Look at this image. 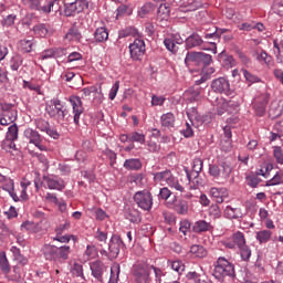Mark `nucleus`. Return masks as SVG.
Masks as SVG:
<instances>
[{
  "label": "nucleus",
  "mask_w": 283,
  "mask_h": 283,
  "mask_svg": "<svg viewBox=\"0 0 283 283\" xmlns=\"http://www.w3.org/2000/svg\"><path fill=\"white\" fill-rule=\"evenodd\" d=\"M213 276L219 282H224V277H235V268L224 256H220L214 265Z\"/></svg>",
  "instance_id": "obj_1"
},
{
  "label": "nucleus",
  "mask_w": 283,
  "mask_h": 283,
  "mask_svg": "<svg viewBox=\"0 0 283 283\" xmlns=\"http://www.w3.org/2000/svg\"><path fill=\"white\" fill-rule=\"evenodd\" d=\"M45 112L51 118H56L57 120H65V116H67V109L59 98L51 99L46 103Z\"/></svg>",
  "instance_id": "obj_2"
},
{
  "label": "nucleus",
  "mask_w": 283,
  "mask_h": 283,
  "mask_svg": "<svg viewBox=\"0 0 283 283\" xmlns=\"http://www.w3.org/2000/svg\"><path fill=\"white\" fill-rule=\"evenodd\" d=\"M154 180L155 182H166L168 187H171V189H176V191H185V188L180 185L178 179L171 174V170L155 172Z\"/></svg>",
  "instance_id": "obj_3"
},
{
  "label": "nucleus",
  "mask_w": 283,
  "mask_h": 283,
  "mask_svg": "<svg viewBox=\"0 0 283 283\" xmlns=\"http://www.w3.org/2000/svg\"><path fill=\"white\" fill-rule=\"evenodd\" d=\"M195 63V65H201L207 67V65H211L213 63V59L210 54L202 53V52H188L185 59V64L187 66Z\"/></svg>",
  "instance_id": "obj_4"
},
{
  "label": "nucleus",
  "mask_w": 283,
  "mask_h": 283,
  "mask_svg": "<svg viewBox=\"0 0 283 283\" xmlns=\"http://www.w3.org/2000/svg\"><path fill=\"white\" fill-rule=\"evenodd\" d=\"M134 200L143 211H151V207H154V196L149 190L137 191L134 195Z\"/></svg>",
  "instance_id": "obj_5"
},
{
  "label": "nucleus",
  "mask_w": 283,
  "mask_h": 283,
  "mask_svg": "<svg viewBox=\"0 0 283 283\" xmlns=\"http://www.w3.org/2000/svg\"><path fill=\"white\" fill-rule=\"evenodd\" d=\"M19 139V126L17 124H12L9 126L6 139L2 142V149L6 151H10V149L17 150V144H14V140Z\"/></svg>",
  "instance_id": "obj_6"
},
{
  "label": "nucleus",
  "mask_w": 283,
  "mask_h": 283,
  "mask_svg": "<svg viewBox=\"0 0 283 283\" xmlns=\"http://www.w3.org/2000/svg\"><path fill=\"white\" fill-rule=\"evenodd\" d=\"M203 161L200 158H196L192 163V171H187V178L190 182V189H198V177L200 176V171H202Z\"/></svg>",
  "instance_id": "obj_7"
},
{
  "label": "nucleus",
  "mask_w": 283,
  "mask_h": 283,
  "mask_svg": "<svg viewBox=\"0 0 283 283\" xmlns=\"http://www.w3.org/2000/svg\"><path fill=\"white\" fill-rule=\"evenodd\" d=\"M231 171H233V168H231V165L228 163H222L221 169L218 165H209V174L212 178H222L223 180H227L231 176Z\"/></svg>",
  "instance_id": "obj_8"
},
{
  "label": "nucleus",
  "mask_w": 283,
  "mask_h": 283,
  "mask_svg": "<svg viewBox=\"0 0 283 283\" xmlns=\"http://www.w3.org/2000/svg\"><path fill=\"white\" fill-rule=\"evenodd\" d=\"M145 40L136 38L132 44H129L130 59L133 61H142L145 56Z\"/></svg>",
  "instance_id": "obj_9"
},
{
  "label": "nucleus",
  "mask_w": 283,
  "mask_h": 283,
  "mask_svg": "<svg viewBox=\"0 0 283 283\" xmlns=\"http://www.w3.org/2000/svg\"><path fill=\"white\" fill-rule=\"evenodd\" d=\"M120 247H125V243L123 242V239L118 235H114L108 244V252L103 250L101 253H104L111 260H115V258H118V253H120Z\"/></svg>",
  "instance_id": "obj_10"
},
{
  "label": "nucleus",
  "mask_w": 283,
  "mask_h": 283,
  "mask_svg": "<svg viewBox=\"0 0 283 283\" xmlns=\"http://www.w3.org/2000/svg\"><path fill=\"white\" fill-rule=\"evenodd\" d=\"M24 136L29 140L31 145H34L40 149V151H48V147L43 145V137L39 134V132L32 129V128H27L24 130Z\"/></svg>",
  "instance_id": "obj_11"
},
{
  "label": "nucleus",
  "mask_w": 283,
  "mask_h": 283,
  "mask_svg": "<svg viewBox=\"0 0 283 283\" xmlns=\"http://www.w3.org/2000/svg\"><path fill=\"white\" fill-rule=\"evenodd\" d=\"M150 268L147 264H137L134 266L133 277L136 283H148L149 282Z\"/></svg>",
  "instance_id": "obj_12"
},
{
  "label": "nucleus",
  "mask_w": 283,
  "mask_h": 283,
  "mask_svg": "<svg viewBox=\"0 0 283 283\" xmlns=\"http://www.w3.org/2000/svg\"><path fill=\"white\" fill-rule=\"evenodd\" d=\"M42 185H44V187H48V189L55 191H63V189H65V181L54 176H44L42 178Z\"/></svg>",
  "instance_id": "obj_13"
},
{
  "label": "nucleus",
  "mask_w": 283,
  "mask_h": 283,
  "mask_svg": "<svg viewBox=\"0 0 283 283\" xmlns=\"http://www.w3.org/2000/svg\"><path fill=\"white\" fill-rule=\"evenodd\" d=\"M200 83H205L203 77H201V80L199 82H197L196 86L190 87L185 92V96L190 103H196L198 101H202V88L200 86H198V85H200Z\"/></svg>",
  "instance_id": "obj_14"
},
{
  "label": "nucleus",
  "mask_w": 283,
  "mask_h": 283,
  "mask_svg": "<svg viewBox=\"0 0 283 283\" xmlns=\"http://www.w3.org/2000/svg\"><path fill=\"white\" fill-rule=\"evenodd\" d=\"M211 90L217 94H229V92H231V84L229 83V80L219 77L212 81Z\"/></svg>",
  "instance_id": "obj_15"
},
{
  "label": "nucleus",
  "mask_w": 283,
  "mask_h": 283,
  "mask_svg": "<svg viewBox=\"0 0 283 283\" xmlns=\"http://www.w3.org/2000/svg\"><path fill=\"white\" fill-rule=\"evenodd\" d=\"M70 103L73 107V120L75 125H78V122L81 120V114H83L84 108H83V102L81 101V97L78 96H73L70 98Z\"/></svg>",
  "instance_id": "obj_16"
},
{
  "label": "nucleus",
  "mask_w": 283,
  "mask_h": 283,
  "mask_svg": "<svg viewBox=\"0 0 283 283\" xmlns=\"http://www.w3.org/2000/svg\"><path fill=\"white\" fill-rule=\"evenodd\" d=\"M90 266L92 275L95 277V280H98V282H105V276H103L105 271H107L105 264L101 261H95L92 262Z\"/></svg>",
  "instance_id": "obj_17"
},
{
  "label": "nucleus",
  "mask_w": 283,
  "mask_h": 283,
  "mask_svg": "<svg viewBox=\"0 0 283 283\" xmlns=\"http://www.w3.org/2000/svg\"><path fill=\"white\" fill-rule=\"evenodd\" d=\"M266 105H269V95L262 94L254 101V112L258 116H264L266 112Z\"/></svg>",
  "instance_id": "obj_18"
},
{
  "label": "nucleus",
  "mask_w": 283,
  "mask_h": 283,
  "mask_svg": "<svg viewBox=\"0 0 283 283\" xmlns=\"http://www.w3.org/2000/svg\"><path fill=\"white\" fill-rule=\"evenodd\" d=\"M210 196L216 200L219 205H222L224 202V198H229V191L227 188H211L210 189Z\"/></svg>",
  "instance_id": "obj_19"
},
{
  "label": "nucleus",
  "mask_w": 283,
  "mask_h": 283,
  "mask_svg": "<svg viewBox=\"0 0 283 283\" xmlns=\"http://www.w3.org/2000/svg\"><path fill=\"white\" fill-rule=\"evenodd\" d=\"M72 253V248L70 245L56 247L55 250V262H65Z\"/></svg>",
  "instance_id": "obj_20"
},
{
  "label": "nucleus",
  "mask_w": 283,
  "mask_h": 283,
  "mask_svg": "<svg viewBox=\"0 0 283 283\" xmlns=\"http://www.w3.org/2000/svg\"><path fill=\"white\" fill-rule=\"evenodd\" d=\"M161 127H166V129H174L176 125V116L174 113L163 114L160 117Z\"/></svg>",
  "instance_id": "obj_21"
},
{
  "label": "nucleus",
  "mask_w": 283,
  "mask_h": 283,
  "mask_svg": "<svg viewBox=\"0 0 283 283\" xmlns=\"http://www.w3.org/2000/svg\"><path fill=\"white\" fill-rule=\"evenodd\" d=\"M203 43L202 38L198 33H193L186 39V50H193V48H200V44Z\"/></svg>",
  "instance_id": "obj_22"
},
{
  "label": "nucleus",
  "mask_w": 283,
  "mask_h": 283,
  "mask_svg": "<svg viewBox=\"0 0 283 283\" xmlns=\"http://www.w3.org/2000/svg\"><path fill=\"white\" fill-rule=\"evenodd\" d=\"M124 168L128 171H138L139 169H143V161L138 158L126 159L124 161Z\"/></svg>",
  "instance_id": "obj_23"
},
{
  "label": "nucleus",
  "mask_w": 283,
  "mask_h": 283,
  "mask_svg": "<svg viewBox=\"0 0 283 283\" xmlns=\"http://www.w3.org/2000/svg\"><path fill=\"white\" fill-rule=\"evenodd\" d=\"M254 59L259 61V63H265L268 67H271L273 65V57L266 53V51H255Z\"/></svg>",
  "instance_id": "obj_24"
},
{
  "label": "nucleus",
  "mask_w": 283,
  "mask_h": 283,
  "mask_svg": "<svg viewBox=\"0 0 283 283\" xmlns=\"http://www.w3.org/2000/svg\"><path fill=\"white\" fill-rule=\"evenodd\" d=\"M176 43L180 45V43H182V40H176V38L174 36L166 38L164 40V45L166 50H168L169 52H172V54H176L178 52V46L176 45Z\"/></svg>",
  "instance_id": "obj_25"
},
{
  "label": "nucleus",
  "mask_w": 283,
  "mask_h": 283,
  "mask_svg": "<svg viewBox=\"0 0 283 283\" xmlns=\"http://www.w3.org/2000/svg\"><path fill=\"white\" fill-rule=\"evenodd\" d=\"M42 253L45 260L54 261L56 260V245L45 244L42 248Z\"/></svg>",
  "instance_id": "obj_26"
},
{
  "label": "nucleus",
  "mask_w": 283,
  "mask_h": 283,
  "mask_svg": "<svg viewBox=\"0 0 283 283\" xmlns=\"http://www.w3.org/2000/svg\"><path fill=\"white\" fill-rule=\"evenodd\" d=\"M127 36H134V39H143V34L138 32V29L128 27L119 32V38L125 39Z\"/></svg>",
  "instance_id": "obj_27"
},
{
  "label": "nucleus",
  "mask_w": 283,
  "mask_h": 283,
  "mask_svg": "<svg viewBox=\"0 0 283 283\" xmlns=\"http://www.w3.org/2000/svg\"><path fill=\"white\" fill-rule=\"evenodd\" d=\"M271 238H273V231L271 230H260L256 232L255 237L259 244H266V242H271Z\"/></svg>",
  "instance_id": "obj_28"
},
{
  "label": "nucleus",
  "mask_w": 283,
  "mask_h": 283,
  "mask_svg": "<svg viewBox=\"0 0 283 283\" xmlns=\"http://www.w3.org/2000/svg\"><path fill=\"white\" fill-rule=\"evenodd\" d=\"M2 189L4 191H8V193L11 196L12 200H14V202H19V196H17V192H14V181L10 178H8L3 186Z\"/></svg>",
  "instance_id": "obj_29"
},
{
  "label": "nucleus",
  "mask_w": 283,
  "mask_h": 283,
  "mask_svg": "<svg viewBox=\"0 0 283 283\" xmlns=\"http://www.w3.org/2000/svg\"><path fill=\"white\" fill-rule=\"evenodd\" d=\"M63 54H65V50L64 49H51V50H46L41 54V59L42 61H45V59H59V56H63Z\"/></svg>",
  "instance_id": "obj_30"
},
{
  "label": "nucleus",
  "mask_w": 283,
  "mask_h": 283,
  "mask_svg": "<svg viewBox=\"0 0 283 283\" xmlns=\"http://www.w3.org/2000/svg\"><path fill=\"white\" fill-rule=\"evenodd\" d=\"M94 39L97 43H105L109 39V32L105 27L97 28L94 33Z\"/></svg>",
  "instance_id": "obj_31"
},
{
  "label": "nucleus",
  "mask_w": 283,
  "mask_h": 283,
  "mask_svg": "<svg viewBox=\"0 0 283 283\" xmlns=\"http://www.w3.org/2000/svg\"><path fill=\"white\" fill-rule=\"evenodd\" d=\"M224 138H227L224 142H221V148L223 151H231V126H224Z\"/></svg>",
  "instance_id": "obj_32"
},
{
  "label": "nucleus",
  "mask_w": 283,
  "mask_h": 283,
  "mask_svg": "<svg viewBox=\"0 0 283 283\" xmlns=\"http://www.w3.org/2000/svg\"><path fill=\"white\" fill-rule=\"evenodd\" d=\"M231 107H233V102H227L224 99H218L217 102V114L222 116L224 112H231Z\"/></svg>",
  "instance_id": "obj_33"
},
{
  "label": "nucleus",
  "mask_w": 283,
  "mask_h": 283,
  "mask_svg": "<svg viewBox=\"0 0 283 283\" xmlns=\"http://www.w3.org/2000/svg\"><path fill=\"white\" fill-rule=\"evenodd\" d=\"M54 6H59V0L49 1L44 6H41V2H38V8L33 10H38L39 12H43L44 14H50V12L54 10Z\"/></svg>",
  "instance_id": "obj_34"
},
{
  "label": "nucleus",
  "mask_w": 283,
  "mask_h": 283,
  "mask_svg": "<svg viewBox=\"0 0 283 283\" xmlns=\"http://www.w3.org/2000/svg\"><path fill=\"white\" fill-rule=\"evenodd\" d=\"M52 240L54 242H61V244H67L70 240H73V242H77L78 238L74 234H55Z\"/></svg>",
  "instance_id": "obj_35"
},
{
  "label": "nucleus",
  "mask_w": 283,
  "mask_h": 283,
  "mask_svg": "<svg viewBox=\"0 0 283 283\" xmlns=\"http://www.w3.org/2000/svg\"><path fill=\"white\" fill-rule=\"evenodd\" d=\"M0 271H2L4 275H8L11 271L10 262L8 261V256H6V252H0Z\"/></svg>",
  "instance_id": "obj_36"
},
{
  "label": "nucleus",
  "mask_w": 283,
  "mask_h": 283,
  "mask_svg": "<svg viewBox=\"0 0 283 283\" xmlns=\"http://www.w3.org/2000/svg\"><path fill=\"white\" fill-rule=\"evenodd\" d=\"M210 227L211 224L209 222L200 220L195 222V224L192 226V231L195 233H203L205 231H209Z\"/></svg>",
  "instance_id": "obj_37"
},
{
  "label": "nucleus",
  "mask_w": 283,
  "mask_h": 283,
  "mask_svg": "<svg viewBox=\"0 0 283 283\" xmlns=\"http://www.w3.org/2000/svg\"><path fill=\"white\" fill-rule=\"evenodd\" d=\"M22 229H25L30 233H39V231H41V223L34 221H25L22 223Z\"/></svg>",
  "instance_id": "obj_38"
},
{
  "label": "nucleus",
  "mask_w": 283,
  "mask_h": 283,
  "mask_svg": "<svg viewBox=\"0 0 283 283\" xmlns=\"http://www.w3.org/2000/svg\"><path fill=\"white\" fill-rule=\"evenodd\" d=\"M120 275V265L115 263L111 266V276L108 283H118V277Z\"/></svg>",
  "instance_id": "obj_39"
},
{
  "label": "nucleus",
  "mask_w": 283,
  "mask_h": 283,
  "mask_svg": "<svg viewBox=\"0 0 283 283\" xmlns=\"http://www.w3.org/2000/svg\"><path fill=\"white\" fill-rule=\"evenodd\" d=\"M269 116L270 118H280V116H282V108L280 107V104L273 102L270 105Z\"/></svg>",
  "instance_id": "obj_40"
},
{
  "label": "nucleus",
  "mask_w": 283,
  "mask_h": 283,
  "mask_svg": "<svg viewBox=\"0 0 283 283\" xmlns=\"http://www.w3.org/2000/svg\"><path fill=\"white\" fill-rule=\"evenodd\" d=\"M190 253L195 255V258H207V250L205 247L195 244L190 248Z\"/></svg>",
  "instance_id": "obj_41"
},
{
  "label": "nucleus",
  "mask_w": 283,
  "mask_h": 283,
  "mask_svg": "<svg viewBox=\"0 0 283 283\" xmlns=\"http://www.w3.org/2000/svg\"><path fill=\"white\" fill-rule=\"evenodd\" d=\"M157 14L159 19H161L163 21H166L167 19H169V14H171V10L169 9V6L160 4L157 10Z\"/></svg>",
  "instance_id": "obj_42"
},
{
  "label": "nucleus",
  "mask_w": 283,
  "mask_h": 283,
  "mask_svg": "<svg viewBox=\"0 0 283 283\" xmlns=\"http://www.w3.org/2000/svg\"><path fill=\"white\" fill-rule=\"evenodd\" d=\"M232 240L239 249L247 245V239H244V233L238 231L232 235Z\"/></svg>",
  "instance_id": "obj_43"
},
{
  "label": "nucleus",
  "mask_w": 283,
  "mask_h": 283,
  "mask_svg": "<svg viewBox=\"0 0 283 283\" xmlns=\"http://www.w3.org/2000/svg\"><path fill=\"white\" fill-rule=\"evenodd\" d=\"M81 8L78 9V7L76 6V3L71 2L69 3L65 9H64V14L65 17H74V14H76V12H81Z\"/></svg>",
  "instance_id": "obj_44"
},
{
  "label": "nucleus",
  "mask_w": 283,
  "mask_h": 283,
  "mask_svg": "<svg viewBox=\"0 0 283 283\" xmlns=\"http://www.w3.org/2000/svg\"><path fill=\"white\" fill-rule=\"evenodd\" d=\"M129 143H139V145H145V134H140L138 132L130 133Z\"/></svg>",
  "instance_id": "obj_45"
},
{
  "label": "nucleus",
  "mask_w": 283,
  "mask_h": 283,
  "mask_svg": "<svg viewBox=\"0 0 283 283\" xmlns=\"http://www.w3.org/2000/svg\"><path fill=\"white\" fill-rule=\"evenodd\" d=\"M34 34H38V36L45 38L48 34H50V31H48V27L45 24H38L33 27Z\"/></svg>",
  "instance_id": "obj_46"
},
{
  "label": "nucleus",
  "mask_w": 283,
  "mask_h": 283,
  "mask_svg": "<svg viewBox=\"0 0 283 283\" xmlns=\"http://www.w3.org/2000/svg\"><path fill=\"white\" fill-rule=\"evenodd\" d=\"M35 127L36 129H40V132H48L50 128V123L43 118L35 119Z\"/></svg>",
  "instance_id": "obj_47"
},
{
  "label": "nucleus",
  "mask_w": 283,
  "mask_h": 283,
  "mask_svg": "<svg viewBox=\"0 0 283 283\" xmlns=\"http://www.w3.org/2000/svg\"><path fill=\"white\" fill-rule=\"evenodd\" d=\"M272 10L275 14H279V17H283V0H274Z\"/></svg>",
  "instance_id": "obj_48"
},
{
  "label": "nucleus",
  "mask_w": 283,
  "mask_h": 283,
  "mask_svg": "<svg viewBox=\"0 0 283 283\" xmlns=\"http://www.w3.org/2000/svg\"><path fill=\"white\" fill-rule=\"evenodd\" d=\"M14 21H17V14H9L1 21V24L3 28H12Z\"/></svg>",
  "instance_id": "obj_49"
},
{
  "label": "nucleus",
  "mask_w": 283,
  "mask_h": 283,
  "mask_svg": "<svg viewBox=\"0 0 283 283\" xmlns=\"http://www.w3.org/2000/svg\"><path fill=\"white\" fill-rule=\"evenodd\" d=\"M23 65V57L21 55H14L11 59V69L17 72L19 70V66Z\"/></svg>",
  "instance_id": "obj_50"
},
{
  "label": "nucleus",
  "mask_w": 283,
  "mask_h": 283,
  "mask_svg": "<svg viewBox=\"0 0 283 283\" xmlns=\"http://www.w3.org/2000/svg\"><path fill=\"white\" fill-rule=\"evenodd\" d=\"M19 48L22 52H32V41L30 40H21L19 42Z\"/></svg>",
  "instance_id": "obj_51"
},
{
  "label": "nucleus",
  "mask_w": 283,
  "mask_h": 283,
  "mask_svg": "<svg viewBox=\"0 0 283 283\" xmlns=\"http://www.w3.org/2000/svg\"><path fill=\"white\" fill-rule=\"evenodd\" d=\"M71 227V223L69 220H65L63 223H60L56 228H55V234H63L65 233V231H69Z\"/></svg>",
  "instance_id": "obj_52"
},
{
  "label": "nucleus",
  "mask_w": 283,
  "mask_h": 283,
  "mask_svg": "<svg viewBox=\"0 0 283 283\" xmlns=\"http://www.w3.org/2000/svg\"><path fill=\"white\" fill-rule=\"evenodd\" d=\"M97 253L98 252L96 251V247L88 245L85 250L84 255H85L86 260H94V258H96Z\"/></svg>",
  "instance_id": "obj_53"
},
{
  "label": "nucleus",
  "mask_w": 283,
  "mask_h": 283,
  "mask_svg": "<svg viewBox=\"0 0 283 283\" xmlns=\"http://www.w3.org/2000/svg\"><path fill=\"white\" fill-rule=\"evenodd\" d=\"M189 277L192 280V283H209L205 276H201L197 272H190Z\"/></svg>",
  "instance_id": "obj_54"
},
{
  "label": "nucleus",
  "mask_w": 283,
  "mask_h": 283,
  "mask_svg": "<svg viewBox=\"0 0 283 283\" xmlns=\"http://www.w3.org/2000/svg\"><path fill=\"white\" fill-rule=\"evenodd\" d=\"M273 156L279 165H283V151L281 147L279 146L274 147Z\"/></svg>",
  "instance_id": "obj_55"
},
{
  "label": "nucleus",
  "mask_w": 283,
  "mask_h": 283,
  "mask_svg": "<svg viewBox=\"0 0 283 283\" xmlns=\"http://www.w3.org/2000/svg\"><path fill=\"white\" fill-rule=\"evenodd\" d=\"M126 220H129L133 224H140L143 221V218L138 213H127Z\"/></svg>",
  "instance_id": "obj_56"
},
{
  "label": "nucleus",
  "mask_w": 283,
  "mask_h": 283,
  "mask_svg": "<svg viewBox=\"0 0 283 283\" xmlns=\"http://www.w3.org/2000/svg\"><path fill=\"white\" fill-rule=\"evenodd\" d=\"M172 271H176L180 275L185 271V263L182 261H172L171 262Z\"/></svg>",
  "instance_id": "obj_57"
},
{
  "label": "nucleus",
  "mask_w": 283,
  "mask_h": 283,
  "mask_svg": "<svg viewBox=\"0 0 283 283\" xmlns=\"http://www.w3.org/2000/svg\"><path fill=\"white\" fill-rule=\"evenodd\" d=\"M94 238L97 242H101V244H105V242H107V232L97 230Z\"/></svg>",
  "instance_id": "obj_58"
},
{
  "label": "nucleus",
  "mask_w": 283,
  "mask_h": 283,
  "mask_svg": "<svg viewBox=\"0 0 283 283\" xmlns=\"http://www.w3.org/2000/svg\"><path fill=\"white\" fill-rule=\"evenodd\" d=\"M242 72L245 81H248L249 83H260V77H258L256 75L251 74L247 70H242Z\"/></svg>",
  "instance_id": "obj_59"
},
{
  "label": "nucleus",
  "mask_w": 283,
  "mask_h": 283,
  "mask_svg": "<svg viewBox=\"0 0 283 283\" xmlns=\"http://www.w3.org/2000/svg\"><path fill=\"white\" fill-rule=\"evenodd\" d=\"M240 250V254L242 260H244L247 262V260H250L251 258V249H249L248 245H242L241 248H239Z\"/></svg>",
  "instance_id": "obj_60"
},
{
  "label": "nucleus",
  "mask_w": 283,
  "mask_h": 283,
  "mask_svg": "<svg viewBox=\"0 0 283 283\" xmlns=\"http://www.w3.org/2000/svg\"><path fill=\"white\" fill-rule=\"evenodd\" d=\"M171 197V190L169 188L164 187L159 190L158 198L159 200H169Z\"/></svg>",
  "instance_id": "obj_61"
},
{
  "label": "nucleus",
  "mask_w": 283,
  "mask_h": 283,
  "mask_svg": "<svg viewBox=\"0 0 283 283\" xmlns=\"http://www.w3.org/2000/svg\"><path fill=\"white\" fill-rule=\"evenodd\" d=\"M273 45H274V54L276 56L277 63H283V57L281 54L280 44L277 43V40L273 41Z\"/></svg>",
  "instance_id": "obj_62"
},
{
  "label": "nucleus",
  "mask_w": 283,
  "mask_h": 283,
  "mask_svg": "<svg viewBox=\"0 0 283 283\" xmlns=\"http://www.w3.org/2000/svg\"><path fill=\"white\" fill-rule=\"evenodd\" d=\"M151 10H154V8L151 7V3H146L142 7V9L138 11L139 17H142V19L146 15L149 14V12H151Z\"/></svg>",
  "instance_id": "obj_63"
},
{
  "label": "nucleus",
  "mask_w": 283,
  "mask_h": 283,
  "mask_svg": "<svg viewBox=\"0 0 283 283\" xmlns=\"http://www.w3.org/2000/svg\"><path fill=\"white\" fill-rule=\"evenodd\" d=\"M72 273L73 275H76V277H83V265L74 263Z\"/></svg>",
  "instance_id": "obj_64"
}]
</instances>
